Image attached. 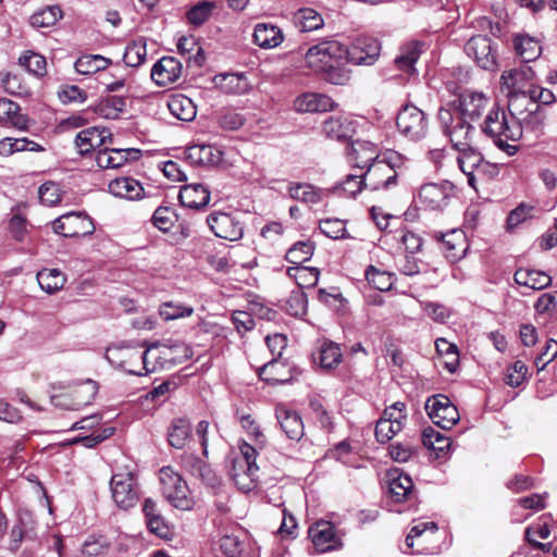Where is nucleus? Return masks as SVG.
<instances>
[{
	"mask_svg": "<svg viewBox=\"0 0 557 557\" xmlns=\"http://www.w3.org/2000/svg\"><path fill=\"white\" fill-rule=\"evenodd\" d=\"M396 126L403 136L417 141L426 135L429 122L425 113L421 109L414 104L407 103L398 111Z\"/></svg>",
	"mask_w": 557,
	"mask_h": 557,
	"instance_id": "nucleus-7",
	"label": "nucleus"
},
{
	"mask_svg": "<svg viewBox=\"0 0 557 557\" xmlns=\"http://www.w3.org/2000/svg\"><path fill=\"white\" fill-rule=\"evenodd\" d=\"M219 84L227 94H244L249 89L248 79L243 74L221 75Z\"/></svg>",
	"mask_w": 557,
	"mask_h": 557,
	"instance_id": "nucleus-50",
	"label": "nucleus"
},
{
	"mask_svg": "<svg viewBox=\"0 0 557 557\" xmlns=\"http://www.w3.org/2000/svg\"><path fill=\"white\" fill-rule=\"evenodd\" d=\"M37 281L42 290L53 294L63 287L65 276L58 269H44L37 273Z\"/></svg>",
	"mask_w": 557,
	"mask_h": 557,
	"instance_id": "nucleus-40",
	"label": "nucleus"
},
{
	"mask_svg": "<svg viewBox=\"0 0 557 557\" xmlns=\"http://www.w3.org/2000/svg\"><path fill=\"white\" fill-rule=\"evenodd\" d=\"M513 280L518 285L531 289H543L552 284V277L547 273L532 269L517 270Z\"/></svg>",
	"mask_w": 557,
	"mask_h": 557,
	"instance_id": "nucleus-35",
	"label": "nucleus"
},
{
	"mask_svg": "<svg viewBox=\"0 0 557 557\" xmlns=\"http://www.w3.org/2000/svg\"><path fill=\"white\" fill-rule=\"evenodd\" d=\"M334 107L335 102L329 96L318 92H305L294 101L297 112H326L333 110Z\"/></svg>",
	"mask_w": 557,
	"mask_h": 557,
	"instance_id": "nucleus-26",
	"label": "nucleus"
},
{
	"mask_svg": "<svg viewBox=\"0 0 557 557\" xmlns=\"http://www.w3.org/2000/svg\"><path fill=\"white\" fill-rule=\"evenodd\" d=\"M421 52L422 49L419 41H410L403 45L394 61L396 69L409 75L416 74V63L419 60Z\"/></svg>",
	"mask_w": 557,
	"mask_h": 557,
	"instance_id": "nucleus-30",
	"label": "nucleus"
},
{
	"mask_svg": "<svg viewBox=\"0 0 557 557\" xmlns=\"http://www.w3.org/2000/svg\"><path fill=\"white\" fill-rule=\"evenodd\" d=\"M108 188L113 196L127 200H138L144 197V187L137 180L128 176L112 180Z\"/></svg>",
	"mask_w": 557,
	"mask_h": 557,
	"instance_id": "nucleus-29",
	"label": "nucleus"
},
{
	"mask_svg": "<svg viewBox=\"0 0 557 557\" xmlns=\"http://www.w3.org/2000/svg\"><path fill=\"white\" fill-rule=\"evenodd\" d=\"M212 9V3L207 1L201 2L188 11L187 18L193 25H201L210 17Z\"/></svg>",
	"mask_w": 557,
	"mask_h": 557,
	"instance_id": "nucleus-62",
	"label": "nucleus"
},
{
	"mask_svg": "<svg viewBox=\"0 0 557 557\" xmlns=\"http://www.w3.org/2000/svg\"><path fill=\"white\" fill-rule=\"evenodd\" d=\"M59 98L63 103L77 102L83 103L87 99V94L75 85H65L59 92Z\"/></svg>",
	"mask_w": 557,
	"mask_h": 557,
	"instance_id": "nucleus-64",
	"label": "nucleus"
},
{
	"mask_svg": "<svg viewBox=\"0 0 557 557\" xmlns=\"http://www.w3.org/2000/svg\"><path fill=\"white\" fill-rule=\"evenodd\" d=\"M53 232L64 237L87 236L94 233L92 220L83 212H67L52 222Z\"/></svg>",
	"mask_w": 557,
	"mask_h": 557,
	"instance_id": "nucleus-12",
	"label": "nucleus"
},
{
	"mask_svg": "<svg viewBox=\"0 0 557 557\" xmlns=\"http://www.w3.org/2000/svg\"><path fill=\"white\" fill-rule=\"evenodd\" d=\"M366 188V175L364 173L361 175L349 174L342 182V184L336 187L338 191L348 197H356L358 193Z\"/></svg>",
	"mask_w": 557,
	"mask_h": 557,
	"instance_id": "nucleus-57",
	"label": "nucleus"
},
{
	"mask_svg": "<svg viewBox=\"0 0 557 557\" xmlns=\"http://www.w3.org/2000/svg\"><path fill=\"white\" fill-rule=\"evenodd\" d=\"M239 422H240L242 428L248 433V435H250L252 437V440L255 441V444L259 448H262L265 443L264 435L261 432L259 425L251 418V416L250 414L240 416Z\"/></svg>",
	"mask_w": 557,
	"mask_h": 557,
	"instance_id": "nucleus-61",
	"label": "nucleus"
},
{
	"mask_svg": "<svg viewBox=\"0 0 557 557\" xmlns=\"http://www.w3.org/2000/svg\"><path fill=\"white\" fill-rule=\"evenodd\" d=\"M490 99L483 92L465 90L455 100L448 103L447 107H442L438 110L437 119L443 129L442 114L450 116L451 126L463 125L471 129V135L474 133L472 123L481 119L487 111Z\"/></svg>",
	"mask_w": 557,
	"mask_h": 557,
	"instance_id": "nucleus-3",
	"label": "nucleus"
},
{
	"mask_svg": "<svg viewBox=\"0 0 557 557\" xmlns=\"http://www.w3.org/2000/svg\"><path fill=\"white\" fill-rule=\"evenodd\" d=\"M454 186L449 182L428 183L419 190L420 202L430 210H441L447 206Z\"/></svg>",
	"mask_w": 557,
	"mask_h": 557,
	"instance_id": "nucleus-15",
	"label": "nucleus"
},
{
	"mask_svg": "<svg viewBox=\"0 0 557 557\" xmlns=\"http://www.w3.org/2000/svg\"><path fill=\"white\" fill-rule=\"evenodd\" d=\"M146 40L140 37L129 42L124 51L123 60L127 66H139L146 60Z\"/></svg>",
	"mask_w": 557,
	"mask_h": 557,
	"instance_id": "nucleus-43",
	"label": "nucleus"
},
{
	"mask_svg": "<svg viewBox=\"0 0 557 557\" xmlns=\"http://www.w3.org/2000/svg\"><path fill=\"white\" fill-rule=\"evenodd\" d=\"M287 193L294 200L308 206L318 205L323 201L329 191L309 183L292 182L287 186Z\"/></svg>",
	"mask_w": 557,
	"mask_h": 557,
	"instance_id": "nucleus-25",
	"label": "nucleus"
},
{
	"mask_svg": "<svg viewBox=\"0 0 557 557\" xmlns=\"http://www.w3.org/2000/svg\"><path fill=\"white\" fill-rule=\"evenodd\" d=\"M533 78L534 72L527 64L504 71L500 76V88L506 92L508 102L520 94L528 95L529 87L534 85Z\"/></svg>",
	"mask_w": 557,
	"mask_h": 557,
	"instance_id": "nucleus-11",
	"label": "nucleus"
},
{
	"mask_svg": "<svg viewBox=\"0 0 557 557\" xmlns=\"http://www.w3.org/2000/svg\"><path fill=\"white\" fill-rule=\"evenodd\" d=\"M4 90L13 96L27 97L30 95L28 85L22 76L13 73H7L1 79Z\"/></svg>",
	"mask_w": 557,
	"mask_h": 557,
	"instance_id": "nucleus-51",
	"label": "nucleus"
},
{
	"mask_svg": "<svg viewBox=\"0 0 557 557\" xmlns=\"http://www.w3.org/2000/svg\"><path fill=\"white\" fill-rule=\"evenodd\" d=\"M422 443L425 447L437 451H444L450 446V440L431 426L423 430Z\"/></svg>",
	"mask_w": 557,
	"mask_h": 557,
	"instance_id": "nucleus-53",
	"label": "nucleus"
},
{
	"mask_svg": "<svg viewBox=\"0 0 557 557\" xmlns=\"http://www.w3.org/2000/svg\"><path fill=\"white\" fill-rule=\"evenodd\" d=\"M347 153L349 156V161L354 166L359 169H368L371 163L379 161L377 148L370 141H352L347 147Z\"/></svg>",
	"mask_w": 557,
	"mask_h": 557,
	"instance_id": "nucleus-23",
	"label": "nucleus"
},
{
	"mask_svg": "<svg viewBox=\"0 0 557 557\" xmlns=\"http://www.w3.org/2000/svg\"><path fill=\"white\" fill-rule=\"evenodd\" d=\"M185 158L193 165L212 166L220 163L222 152L212 145L197 144L186 148Z\"/></svg>",
	"mask_w": 557,
	"mask_h": 557,
	"instance_id": "nucleus-22",
	"label": "nucleus"
},
{
	"mask_svg": "<svg viewBox=\"0 0 557 557\" xmlns=\"http://www.w3.org/2000/svg\"><path fill=\"white\" fill-rule=\"evenodd\" d=\"M168 108L171 114L181 121L189 122L196 117V104L182 94L172 95L168 101Z\"/></svg>",
	"mask_w": 557,
	"mask_h": 557,
	"instance_id": "nucleus-36",
	"label": "nucleus"
},
{
	"mask_svg": "<svg viewBox=\"0 0 557 557\" xmlns=\"http://www.w3.org/2000/svg\"><path fill=\"white\" fill-rule=\"evenodd\" d=\"M347 47L335 39H324L310 47L306 54L307 65L315 72L347 63Z\"/></svg>",
	"mask_w": 557,
	"mask_h": 557,
	"instance_id": "nucleus-5",
	"label": "nucleus"
},
{
	"mask_svg": "<svg viewBox=\"0 0 557 557\" xmlns=\"http://www.w3.org/2000/svg\"><path fill=\"white\" fill-rule=\"evenodd\" d=\"M366 278L375 289L389 290L394 284V274L387 271H381L373 265L366 270Z\"/></svg>",
	"mask_w": 557,
	"mask_h": 557,
	"instance_id": "nucleus-47",
	"label": "nucleus"
},
{
	"mask_svg": "<svg viewBox=\"0 0 557 557\" xmlns=\"http://www.w3.org/2000/svg\"><path fill=\"white\" fill-rule=\"evenodd\" d=\"M182 64L174 57L161 58L151 69V79L159 86H169L182 75Z\"/></svg>",
	"mask_w": 557,
	"mask_h": 557,
	"instance_id": "nucleus-18",
	"label": "nucleus"
},
{
	"mask_svg": "<svg viewBox=\"0 0 557 557\" xmlns=\"http://www.w3.org/2000/svg\"><path fill=\"white\" fill-rule=\"evenodd\" d=\"M62 17V11L58 5H49L30 16V25L35 28L50 27Z\"/></svg>",
	"mask_w": 557,
	"mask_h": 557,
	"instance_id": "nucleus-46",
	"label": "nucleus"
},
{
	"mask_svg": "<svg viewBox=\"0 0 557 557\" xmlns=\"http://www.w3.org/2000/svg\"><path fill=\"white\" fill-rule=\"evenodd\" d=\"M314 248L311 240L297 242L287 250L285 259L296 267H301V263L311 259Z\"/></svg>",
	"mask_w": 557,
	"mask_h": 557,
	"instance_id": "nucleus-42",
	"label": "nucleus"
},
{
	"mask_svg": "<svg viewBox=\"0 0 557 557\" xmlns=\"http://www.w3.org/2000/svg\"><path fill=\"white\" fill-rule=\"evenodd\" d=\"M342 361V351L337 344L323 342L320 346V366L324 369H333Z\"/></svg>",
	"mask_w": 557,
	"mask_h": 557,
	"instance_id": "nucleus-48",
	"label": "nucleus"
},
{
	"mask_svg": "<svg viewBox=\"0 0 557 557\" xmlns=\"http://www.w3.org/2000/svg\"><path fill=\"white\" fill-rule=\"evenodd\" d=\"M125 107V101L121 97H108L102 100L98 107V112L102 114L104 117H116L117 113L123 111Z\"/></svg>",
	"mask_w": 557,
	"mask_h": 557,
	"instance_id": "nucleus-60",
	"label": "nucleus"
},
{
	"mask_svg": "<svg viewBox=\"0 0 557 557\" xmlns=\"http://www.w3.org/2000/svg\"><path fill=\"white\" fill-rule=\"evenodd\" d=\"M20 64L29 73L44 76L46 74L47 62L44 55L34 51H26L18 59Z\"/></svg>",
	"mask_w": 557,
	"mask_h": 557,
	"instance_id": "nucleus-52",
	"label": "nucleus"
},
{
	"mask_svg": "<svg viewBox=\"0 0 557 557\" xmlns=\"http://www.w3.org/2000/svg\"><path fill=\"white\" fill-rule=\"evenodd\" d=\"M275 414L282 431L289 440L300 441L302 438L305 426L297 411L280 405L275 409Z\"/></svg>",
	"mask_w": 557,
	"mask_h": 557,
	"instance_id": "nucleus-21",
	"label": "nucleus"
},
{
	"mask_svg": "<svg viewBox=\"0 0 557 557\" xmlns=\"http://www.w3.org/2000/svg\"><path fill=\"white\" fill-rule=\"evenodd\" d=\"M178 199L184 207L200 210L209 205L210 191L202 184H187L181 187Z\"/></svg>",
	"mask_w": 557,
	"mask_h": 557,
	"instance_id": "nucleus-24",
	"label": "nucleus"
},
{
	"mask_svg": "<svg viewBox=\"0 0 557 557\" xmlns=\"http://www.w3.org/2000/svg\"><path fill=\"white\" fill-rule=\"evenodd\" d=\"M159 480L162 495L175 508L189 510L195 502L190 495L189 487L182 475L172 467H163L159 472Z\"/></svg>",
	"mask_w": 557,
	"mask_h": 557,
	"instance_id": "nucleus-6",
	"label": "nucleus"
},
{
	"mask_svg": "<svg viewBox=\"0 0 557 557\" xmlns=\"http://www.w3.org/2000/svg\"><path fill=\"white\" fill-rule=\"evenodd\" d=\"M442 120L444 135L449 139L453 148L459 151L457 157L459 169L468 177V184L475 188L474 173L484 172L490 164L483 162L481 152L471 147L473 135L468 126L461 124L451 126V119L446 113L442 114Z\"/></svg>",
	"mask_w": 557,
	"mask_h": 557,
	"instance_id": "nucleus-2",
	"label": "nucleus"
},
{
	"mask_svg": "<svg viewBox=\"0 0 557 557\" xmlns=\"http://www.w3.org/2000/svg\"><path fill=\"white\" fill-rule=\"evenodd\" d=\"M425 410L432 422L443 430L451 429L460 419L456 406L444 395L428 398Z\"/></svg>",
	"mask_w": 557,
	"mask_h": 557,
	"instance_id": "nucleus-10",
	"label": "nucleus"
},
{
	"mask_svg": "<svg viewBox=\"0 0 557 557\" xmlns=\"http://www.w3.org/2000/svg\"><path fill=\"white\" fill-rule=\"evenodd\" d=\"M287 274L295 278L300 287H312L319 280V271L317 268L292 267L288 268Z\"/></svg>",
	"mask_w": 557,
	"mask_h": 557,
	"instance_id": "nucleus-49",
	"label": "nucleus"
},
{
	"mask_svg": "<svg viewBox=\"0 0 557 557\" xmlns=\"http://www.w3.org/2000/svg\"><path fill=\"white\" fill-rule=\"evenodd\" d=\"M309 537L315 549L325 553L336 548L339 540L336 535L335 527L330 521H318L309 528Z\"/></svg>",
	"mask_w": 557,
	"mask_h": 557,
	"instance_id": "nucleus-17",
	"label": "nucleus"
},
{
	"mask_svg": "<svg viewBox=\"0 0 557 557\" xmlns=\"http://www.w3.org/2000/svg\"><path fill=\"white\" fill-rule=\"evenodd\" d=\"M207 223L216 237L226 240H238L244 233L242 223L230 213L212 212L208 215Z\"/></svg>",
	"mask_w": 557,
	"mask_h": 557,
	"instance_id": "nucleus-14",
	"label": "nucleus"
},
{
	"mask_svg": "<svg viewBox=\"0 0 557 557\" xmlns=\"http://www.w3.org/2000/svg\"><path fill=\"white\" fill-rule=\"evenodd\" d=\"M258 471V466H251V463L235 457L231 460L230 475L236 486L245 493L255 488Z\"/></svg>",
	"mask_w": 557,
	"mask_h": 557,
	"instance_id": "nucleus-19",
	"label": "nucleus"
},
{
	"mask_svg": "<svg viewBox=\"0 0 557 557\" xmlns=\"http://www.w3.org/2000/svg\"><path fill=\"white\" fill-rule=\"evenodd\" d=\"M555 100L552 90L537 85L530 86L528 95L520 94L508 102L509 114L493 106L487 111L481 129L499 149L513 156L518 146L508 144V140L517 141L524 133L535 137L542 134L546 117L542 106L552 104Z\"/></svg>",
	"mask_w": 557,
	"mask_h": 557,
	"instance_id": "nucleus-1",
	"label": "nucleus"
},
{
	"mask_svg": "<svg viewBox=\"0 0 557 557\" xmlns=\"http://www.w3.org/2000/svg\"><path fill=\"white\" fill-rule=\"evenodd\" d=\"M110 488L112 498L119 508L126 510L138 503L139 485L133 472L113 474Z\"/></svg>",
	"mask_w": 557,
	"mask_h": 557,
	"instance_id": "nucleus-8",
	"label": "nucleus"
},
{
	"mask_svg": "<svg viewBox=\"0 0 557 557\" xmlns=\"http://www.w3.org/2000/svg\"><path fill=\"white\" fill-rule=\"evenodd\" d=\"M406 159L396 151L387 152L383 159L371 163L366 175V189L389 191L398 186L403 176Z\"/></svg>",
	"mask_w": 557,
	"mask_h": 557,
	"instance_id": "nucleus-4",
	"label": "nucleus"
},
{
	"mask_svg": "<svg viewBox=\"0 0 557 557\" xmlns=\"http://www.w3.org/2000/svg\"><path fill=\"white\" fill-rule=\"evenodd\" d=\"M0 122L21 129L26 127V119L20 113L18 104L5 98L0 99Z\"/></svg>",
	"mask_w": 557,
	"mask_h": 557,
	"instance_id": "nucleus-39",
	"label": "nucleus"
},
{
	"mask_svg": "<svg viewBox=\"0 0 557 557\" xmlns=\"http://www.w3.org/2000/svg\"><path fill=\"white\" fill-rule=\"evenodd\" d=\"M321 73H323L324 79L333 85H345L350 79V71L345 67V64H334Z\"/></svg>",
	"mask_w": 557,
	"mask_h": 557,
	"instance_id": "nucleus-59",
	"label": "nucleus"
},
{
	"mask_svg": "<svg viewBox=\"0 0 557 557\" xmlns=\"http://www.w3.org/2000/svg\"><path fill=\"white\" fill-rule=\"evenodd\" d=\"M284 370H286V367L273 358L270 362L260 368L259 376L261 380L272 385L286 383L290 377L281 373Z\"/></svg>",
	"mask_w": 557,
	"mask_h": 557,
	"instance_id": "nucleus-45",
	"label": "nucleus"
},
{
	"mask_svg": "<svg viewBox=\"0 0 557 557\" xmlns=\"http://www.w3.org/2000/svg\"><path fill=\"white\" fill-rule=\"evenodd\" d=\"M322 132L331 139L346 140L351 138L355 126L347 117L331 116L323 122Z\"/></svg>",
	"mask_w": 557,
	"mask_h": 557,
	"instance_id": "nucleus-31",
	"label": "nucleus"
},
{
	"mask_svg": "<svg viewBox=\"0 0 557 557\" xmlns=\"http://www.w3.org/2000/svg\"><path fill=\"white\" fill-rule=\"evenodd\" d=\"M293 23L299 32L309 33L322 28L324 18L313 8H300L293 14Z\"/></svg>",
	"mask_w": 557,
	"mask_h": 557,
	"instance_id": "nucleus-32",
	"label": "nucleus"
},
{
	"mask_svg": "<svg viewBox=\"0 0 557 557\" xmlns=\"http://www.w3.org/2000/svg\"><path fill=\"white\" fill-rule=\"evenodd\" d=\"M443 248L446 258L450 262L460 260L466 252L467 243L465 234L459 230H454L442 236Z\"/></svg>",
	"mask_w": 557,
	"mask_h": 557,
	"instance_id": "nucleus-34",
	"label": "nucleus"
},
{
	"mask_svg": "<svg viewBox=\"0 0 557 557\" xmlns=\"http://www.w3.org/2000/svg\"><path fill=\"white\" fill-rule=\"evenodd\" d=\"M159 312L164 320H175L191 315L194 309L182 304L164 302Z\"/></svg>",
	"mask_w": 557,
	"mask_h": 557,
	"instance_id": "nucleus-58",
	"label": "nucleus"
},
{
	"mask_svg": "<svg viewBox=\"0 0 557 557\" xmlns=\"http://www.w3.org/2000/svg\"><path fill=\"white\" fill-rule=\"evenodd\" d=\"M513 49L523 63L536 60L542 52L540 41L525 34L515 36Z\"/></svg>",
	"mask_w": 557,
	"mask_h": 557,
	"instance_id": "nucleus-33",
	"label": "nucleus"
},
{
	"mask_svg": "<svg viewBox=\"0 0 557 557\" xmlns=\"http://www.w3.org/2000/svg\"><path fill=\"white\" fill-rule=\"evenodd\" d=\"M465 52L483 70L497 67V45L487 36H472L465 45Z\"/></svg>",
	"mask_w": 557,
	"mask_h": 557,
	"instance_id": "nucleus-9",
	"label": "nucleus"
},
{
	"mask_svg": "<svg viewBox=\"0 0 557 557\" xmlns=\"http://www.w3.org/2000/svg\"><path fill=\"white\" fill-rule=\"evenodd\" d=\"M347 62L356 65H372L381 52V44L372 37H359L347 48Z\"/></svg>",
	"mask_w": 557,
	"mask_h": 557,
	"instance_id": "nucleus-13",
	"label": "nucleus"
},
{
	"mask_svg": "<svg viewBox=\"0 0 557 557\" xmlns=\"http://www.w3.org/2000/svg\"><path fill=\"white\" fill-rule=\"evenodd\" d=\"M177 215L170 207H159L152 214L151 222L161 232H168L174 225Z\"/></svg>",
	"mask_w": 557,
	"mask_h": 557,
	"instance_id": "nucleus-55",
	"label": "nucleus"
},
{
	"mask_svg": "<svg viewBox=\"0 0 557 557\" xmlns=\"http://www.w3.org/2000/svg\"><path fill=\"white\" fill-rule=\"evenodd\" d=\"M528 374V367L524 362L518 360L507 370L506 383L512 387H518L523 383Z\"/></svg>",
	"mask_w": 557,
	"mask_h": 557,
	"instance_id": "nucleus-63",
	"label": "nucleus"
},
{
	"mask_svg": "<svg viewBox=\"0 0 557 557\" xmlns=\"http://www.w3.org/2000/svg\"><path fill=\"white\" fill-rule=\"evenodd\" d=\"M139 150L137 149H99L96 154L97 165L101 169H117L123 166L129 159L137 158Z\"/></svg>",
	"mask_w": 557,
	"mask_h": 557,
	"instance_id": "nucleus-27",
	"label": "nucleus"
},
{
	"mask_svg": "<svg viewBox=\"0 0 557 557\" xmlns=\"http://www.w3.org/2000/svg\"><path fill=\"white\" fill-rule=\"evenodd\" d=\"M321 233L332 239H339L347 237L345 221L341 219H324L319 223Z\"/></svg>",
	"mask_w": 557,
	"mask_h": 557,
	"instance_id": "nucleus-56",
	"label": "nucleus"
},
{
	"mask_svg": "<svg viewBox=\"0 0 557 557\" xmlns=\"http://www.w3.org/2000/svg\"><path fill=\"white\" fill-rule=\"evenodd\" d=\"M160 347V344H153L151 347L147 348L145 351H139L137 349L125 348L121 352L125 356L135 357L136 359L141 360V367L139 369L128 368L125 361H121V367L128 372L129 374L143 375L149 372L154 371V367H148V356L151 354L153 348Z\"/></svg>",
	"mask_w": 557,
	"mask_h": 557,
	"instance_id": "nucleus-44",
	"label": "nucleus"
},
{
	"mask_svg": "<svg viewBox=\"0 0 557 557\" xmlns=\"http://www.w3.org/2000/svg\"><path fill=\"white\" fill-rule=\"evenodd\" d=\"M111 64V60L100 54H85L75 62V70L83 75H91L106 70Z\"/></svg>",
	"mask_w": 557,
	"mask_h": 557,
	"instance_id": "nucleus-38",
	"label": "nucleus"
},
{
	"mask_svg": "<svg viewBox=\"0 0 557 557\" xmlns=\"http://www.w3.org/2000/svg\"><path fill=\"white\" fill-rule=\"evenodd\" d=\"M253 42L262 49H273L284 40L283 32L276 25L258 23L253 29Z\"/></svg>",
	"mask_w": 557,
	"mask_h": 557,
	"instance_id": "nucleus-28",
	"label": "nucleus"
},
{
	"mask_svg": "<svg viewBox=\"0 0 557 557\" xmlns=\"http://www.w3.org/2000/svg\"><path fill=\"white\" fill-rule=\"evenodd\" d=\"M190 437L191 426L188 420L177 418L171 422L168 431V440L172 447L176 449L184 448Z\"/></svg>",
	"mask_w": 557,
	"mask_h": 557,
	"instance_id": "nucleus-37",
	"label": "nucleus"
},
{
	"mask_svg": "<svg viewBox=\"0 0 557 557\" xmlns=\"http://www.w3.org/2000/svg\"><path fill=\"white\" fill-rule=\"evenodd\" d=\"M111 134L106 128L87 127L76 134L75 147L81 156H87L106 144Z\"/></svg>",
	"mask_w": 557,
	"mask_h": 557,
	"instance_id": "nucleus-20",
	"label": "nucleus"
},
{
	"mask_svg": "<svg viewBox=\"0 0 557 557\" xmlns=\"http://www.w3.org/2000/svg\"><path fill=\"white\" fill-rule=\"evenodd\" d=\"M386 478L388 491L394 502L401 503L413 498V482L408 474L398 468H394L387 471Z\"/></svg>",
	"mask_w": 557,
	"mask_h": 557,
	"instance_id": "nucleus-16",
	"label": "nucleus"
},
{
	"mask_svg": "<svg viewBox=\"0 0 557 557\" xmlns=\"http://www.w3.org/2000/svg\"><path fill=\"white\" fill-rule=\"evenodd\" d=\"M44 148L27 138H3L0 140V154L11 156L18 151H42Z\"/></svg>",
	"mask_w": 557,
	"mask_h": 557,
	"instance_id": "nucleus-41",
	"label": "nucleus"
},
{
	"mask_svg": "<svg viewBox=\"0 0 557 557\" xmlns=\"http://www.w3.org/2000/svg\"><path fill=\"white\" fill-rule=\"evenodd\" d=\"M435 348L441 356H450V360H445V368L449 372H455L459 362L458 348L455 344L449 343L445 338H437L435 341Z\"/></svg>",
	"mask_w": 557,
	"mask_h": 557,
	"instance_id": "nucleus-54",
	"label": "nucleus"
}]
</instances>
